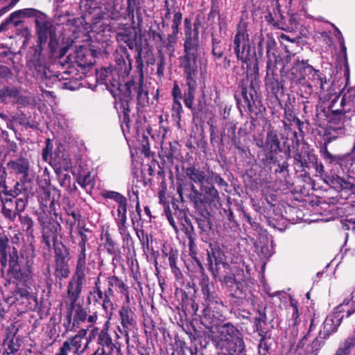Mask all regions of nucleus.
<instances>
[{
  "instance_id": "1",
  "label": "nucleus",
  "mask_w": 355,
  "mask_h": 355,
  "mask_svg": "<svg viewBox=\"0 0 355 355\" xmlns=\"http://www.w3.org/2000/svg\"><path fill=\"white\" fill-rule=\"evenodd\" d=\"M344 315L327 316L323 323L318 336L310 343L311 331L315 329L313 320L311 321L308 333L300 340L296 349L297 355H317L318 350L324 344V340L333 332L336 331Z\"/></svg>"
},
{
  "instance_id": "2",
  "label": "nucleus",
  "mask_w": 355,
  "mask_h": 355,
  "mask_svg": "<svg viewBox=\"0 0 355 355\" xmlns=\"http://www.w3.org/2000/svg\"><path fill=\"white\" fill-rule=\"evenodd\" d=\"M200 55L198 37L191 33L187 34L184 44V55L180 58V67L183 69L187 81L196 80L197 58Z\"/></svg>"
},
{
  "instance_id": "3",
  "label": "nucleus",
  "mask_w": 355,
  "mask_h": 355,
  "mask_svg": "<svg viewBox=\"0 0 355 355\" xmlns=\"http://www.w3.org/2000/svg\"><path fill=\"white\" fill-rule=\"evenodd\" d=\"M85 18L92 24H97L101 19H111L117 21L122 17V10L124 7L123 0H107L101 6L96 3L90 2Z\"/></svg>"
},
{
  "instance_id": "4",
  "label": "nucleus",
  "mask_w": 355,
  "mask_h": 355,
  "mask_svg": "<svg viewBox=\"0 0 355 355\" xmlns=\"http://www.w3.org/2000/svg\"><path fill=\"white\" fill-rule=\"evenodd\" d=\"M35 24L40 50L43 49V44L49 39V46L52 52L55 51L59 46V40L56 35V28L51 19L44 13L37 17V20H35Z\"/></svg>"
},
{
  "instance_id": "5",
  "label": "nucleus",
  "mask_w": 355,
  "mask_h": 355,
  "mask_svg": "<svg viewBox=\"0 0 355 355\" xmlns=\"http://www.w3.org/2000/svg\"><path fill=\"white\" fill-rule=\"evenodd\" d=\"M219 338L224 342L223 346L232 354L240 353L244 349V342L241 332L230 323H226L217 327Z\"/></svg>"
},
{
  "instance_id": "6",
  "label": "nucleus",
  "mask_w": 355,
  "mask_h": 355,
  "mask_svg": "<svg viewBox=\"0 0 355 355\" xmlns=\"http://www.w3.org/2000/svg\"><path fill=\"white\" fill-rule=\"evenodd\" d=\"M234 52L239 60L248 62L250 56V46L248 44V35L243 29H239L234 40Z\"/></svg>"
},
{
  "instance_id": "7",
  "label": "nucleus",
  "mask_w": 355,
  "mask_h": 355,
  "mask_svg": "<svg viewBox=\"0 0 355 355\" xmlns=\"http://www.w3.org/2000/svg\"><path fill=\"white\" fill-rule=\"evenodd\" d=\"M7 168L10 174L15 175H22L20 181L26 182L29 176L30 162L28 159L19 157L14 160H10L7 163Z\"/></svg>"
},
{
  "instance_id": "8",
  "label": "nucleus",
  "mask_w": 355,
  "mask_h": 355,
  "mask_svg": "<svg viewBox=\"0 0 355 355\" xmlns=\"http://www.w3.org/2000/svg\"><path fill=\"white\" fill-rule=\"evenodd\" d=\"M85 279V274L76 273L69 282L67 286V298L70 302L71 307L74 308V304L80 297L82 291V286Z\"/></svg>"
},
{
  "instance_id": "9",
  "label": "nucleus",
  "mask_w": 355,
  "mask_h": 355,
  "mask_svg": "<svg viewBox=\"0 0 355 355\" xmlns=\"http://www.w3.org/2000/svg\"><path fill=\"white\" fill-rule=\"evenodd\" d=\"M83 341L74 336H71L63 342L60 348L69 354L73 351V354L80 355L85 352L89 343L88 340L84 347H83Z\"/></svg>"
},
{
  "instance_id": "10",
  "label": "nucleus",
  "mask_w": 355,
  "mask_h": 355,
  "mask_svg": "<svg viewBox=\"0 0 355 355\" xmlns=\"http://www.w3.org/2000/svg\"><path fill=\"white\" fill-rule=\"evenodd\" d=\"M121 323L123 328V333L128 336V331L131 330L135 325L134 313L128 306L121 307L120 312Z\"/></svg>"
},
{
  "instance_id": "11",
  "label": "nucleus",
  "mask_w": 355,
  "mask_h": 355,
  "mask_svg": "<svg viewBox=\"0 0 355 355\" xmlns=\"http://www.w3.org/2000/svg\"><path fill=\"white\" fill-rule=\"evenodd\" d=\"M264 150L271 154H277L281 150L280 141L277 135L273 130H269L267 132Z\"/></svg>"
},
{
  "instance_id": "12",
  "label": "nucleus",
  "mask_w": 355,
  "mask_h": 355,
  "mask_svg": "<svg viewBox=\"0 0 355 355\" xmlns=\"http://www.w3.org/2000/svg\"><path fill=\"white\" fill-rule=\"evenodd\" d=\"M98 343L101 345V348L97 350L105 352L107 354H113L114 349H117L116 345L113 343L111 337L105 331H101L98 337Z\"/></svg>"
},
{
  "instance_id": "13",
  "label": "nucleus",
  "mask_w": 355,
  "mask_h": 355,
  "mask_svg": "<svg viewBox=\"0 0 355 355\" xmlns=\"http://www.w3.org/2000/svg\"><path fill=\"white\" fill-rule=\"evenodd\" d=\"M200 189L203 194V200L205 201V204L216 205L219 203V193L214 186H202Z\"/></svg>"
},
{
  "instance_id": "14",
  "label": "nucleus",
  "mask_w": 355,
  "mask_h": 355,
  "mask_svg": "<svg viewBox=\"0 0 355 355\" xmlns=\"http://www.w3.org/2000/svg\"><path fill=\"white\" fill-rule=\"evenodd\" d=\"M331 186L337 190H347L354 192L355 185L347 180L338 176L334 175L329 179Z\"/></svg>"
},
{
  "instance_id": "15",
  "label": "nucleus",
  "mask_w": 355,
  "mask_h": 355,
  "mask_svg": "<svg viewBox=\"0 0 355 355\" xmlns=\"http://www.w3.org/2000/svg\"><path fill=\"white\" fill-rule=\"evenodd\" d=\"M186 175L196 184H202L205 182H208V177L205 172L194 166L187 168L186 169Z\"/></svg>"
},
{
  "instance_id": "16",
  "label": "nucleus",
  "mask_w": 355,
  "mask_h": 355,
  "mask_svg": "<svg viewBox=\"0 0 355 355\" xmlns=\"http://www.w3.org/2000/svg\"><path fill=\"white\" fill-rule=\"evenodd\" d=\"M87 312L85 310H84L82 307L78 306L76 309H75V313L73 316L72 327H70V322H71V314H69L68 315V323L69 327H67V331H73L75 327H78L80 322H84L87 319Z\"/></svg>"
},
{
  "instance_id": "17",
  "label": "nucleus",
  "mask_w": 355,
  "mask_h": 355,
  "mask_svg": "<svg viewBox=\"0 0 355 355\" xmlns=\"http://www.w3.org/2000/svg\"><path fill=\"white\" fill-rule=\"evenodd\" d=\"M187 85L188 88L184 92V102L188 108L191 109L195 99L196 80L187 81Z\"/></svg>"
},
{
  "instance_id": "18",
  "label": "nucleus",
  "mask_w": 355,
  "mask_h": 355,
  "mask_svg": "<svg viewBox=\"0 0 355 355\" xmlns=\"http://www.w3.org/2000/svg\"><path fill=\"white\" fill-rule=\"evenodd\" d=\"M96 79L97 81L101 84L108 85L110 84L112 86H115L114 82H112V69L110 67L102 68L96 71Z\"/></svg>"
},
{
  "instance_id": "19",
  "label": "nucleus",
  "mask_w": 355,
  "mask_h": 355,
  "mask_svg": "<svg viewBox=\"0 0 355 355\" xmlns=\"http://www.w3.org/2000/svg\"><path fill=\"white\" fill-rule=\"evenodd\" d=\"M127 220V216L117 217L116 218L118 231L122 236L123 241H126L128 243L129 240L131 239V236L128 230Z\"/></svg>"
},
{
  "instance_id": "20",
  "label": "nucleus",
  "mask_w": 355,
  "mask_h": 355,
  "mask_svg": "<svg viewBox=\"0 0 355 355\" xmlns=\"http://www.w3.org/2000/svg\"><path fill=\"white\" fill-rule=\"evenodd\" d=\"M116 37L118 42H123L130 49L134 48L135 40L131 28H125L123 31L119 32Z\"/></svg>"
},
{
  "instance_id": "21",
  "label": "nucleus",
  "mask_w": 355,
  "mask_h": 355,
  "mask_svg": "<svg viewBox=\"0 0 355 355\" xmlns=\"http://www.w3.org/2000/svg\"><path fill=\"white\" fill-rule=\"evenodd\" d=\"M345 105V98L344 96H336L329 104V110L332 113L341 114L344 112Z\"/></svg>"
},
{
  "instance_id": "22",
  "label": "nucleus",
  "mask_w": 355,
  "mask_h": 355,
  "mask_svg": "<svg viewBox=\"0 0 355 355\" xmlns=\"http://www.w3.org/2000/svg\"><path fill=\"white\" fill-rule=\"evenodd\" d=\"M8 263L11 271L15 273V276L18 277L19 273V255L17 250L13 247L9 254Z\"/></svg>"
},
{
  "instance_id": "23",
  "label": "nucleus",
  "mask_w": 355,
  "mask_h": 355,
  "mask_svg": "<svg viewBox=\"0 0 355 355\" xmlns=\"http://www.w3.org/2000/svg\"><path fill=\"white\" fill-rule=\"evenodd\" d=\"M44 13L34 8H25L17 10L12 12V17H35V20H37V17Z\"/></svg>"
},
{
  "instance_id": "24",
  "label": "nucleus",
  "mask_w": 355,
  "mask_h": 355,
  "mask_svg": "<svg viewBox=\"0 0 355 355\" xmlns=\"http://www.w3.org/2000/svg\"><path fill=\"white\" fill-rule=\"evenodd\" d=\"M8 241L9 239L6 236L3 235L0 236V256L1 262L3 264L7 262Z\"/></svg>"
},
{
  "instance_id": "25",
  "label": "nucleus",
  "mask_w": 355,
  "mask_h": 355,
  "mask_svg": "<svg viewBox=\"0 0 355 355\" xmlns=\"http://www.w3.org/2000/svg\"><path fill=\"white\" fill-rule=\"evenodd\" d=\"M191 191L192 193L190 195V199L196 207L202 206L205 204V201L203 200V194L200 192L196 187L192 184L191 185Z\"/></svg>"
},
{
  "instance_id": "26",
  "label": "nucleus",
  "mask_w": 355,
  "mask_h": 355,
  "mask_svg": "<svg viewBox=\"0 0 355 355\" xmlns=\"http://www.w3.org/2000/svg\"><path fill=\"white\" fill-rule=\"evenodd\" d=\"M325 158L329 159L331 162H334L340 165H343L345 160H349V155H332L327 149L324 152Z\"/></svg>"
},
{
  "instance_id": "27",
  "label": "nucleus",
  "mask_w": 355,
  "mask_h": 355,
  "mask_svg": "<svg viewBox=\"0 0 355 355\" xmlns=\"http://www.w3.org/2000/svg\"><path fill=\"white\" fill-rule=\"evenodd\" d=\"M85 259L86 251H80L77 261L76 273L85 274Z\"/></svg>"
},
{
  "instance_id": "28",
  "label": "nucleus",
  "mask_w": 355,
  "mask_h": 355,
  "mask_svg": "<svg viewBox=\"0 0 355 355\" xmlns=\"http://www.w3.org/2000/svg\"><path fill=\"white\" fill-rule=\"evenodd\" d=\"M354 345H355V338H348L347 340H346L345 343V346L343 347L339 348L337 350L336 355H349L350 352V349Z\"/></svg>"
},
{
  "instance_id": "29",
  "label": "nucleus",
  "mask_w": 355,
  "mask_h": 355,
  "mask_svg": "<svg viewBox=\"0 0 355 355\" xmlns=\"http://www.w3.org/2000/svg\"><path fill=\"white\" fill-rule=\"evenodd\" d=\"M117 217L127 216V200L123 196L118 202Z\"/></svg>"
},
{
  "instance_id": "30",
  "label": "nucleus",
  "mask_w": 355,
  "mask_h": 355,
  "mask_svg": "<svg viewBox=\"0 0 355 355\" xmlns=\"http://www.w3.org/2000/svg\"><path fill=\"white\" fill-rule=\"evenodd\" d=\"M108 286L112 287H118L121 289V292L123 290H125V286L123 282L116 276L108 277Z\"/></svg>"
},
{
  "instance_id": "31",
  "label": "nucleus",
  "mask_w": 355,
  "mask_h": 355,
  "mask_svg": "<svg viewBox=\"0 0 355 355\" xmlns=\"http://www.w3.org/2000/svg\"><path fill=\"white\" fill-rule=\"evenodd\" d=\"M311 70L313 71V76H317V85H319L320 88L323 91L327 89V87H326V85H327V78L322 77L319 71L315 70L313 69H311Z\"/></svg>"
},
{
  "instance_id": "32",
  "label": "nucleus",
  "mask_w": 355,
  "mask_h": 355,
  "mask_svg": "<svg viewBox=\"0 0 355 355\" xmlns=\"http://www.w3.org/2000/svg\"><path fill=\"white\" fill-rule=\"evenodd\" d=\"M20 347V342L19 338H12L9 340L8 345V349L10 351V353L15 354L17 352Z\"/></svg>"
},
{
  "instance_id": "33",
  "label": "nucleus",
  "mask_w": 355,
  "mask_h": 355,
  "mask_svg": "<svg viewBox=\"0 0 355 355\" xmlns=\"http://www.w3.org/2000/svg\"><path fill=\"white\" fill-rule=\"evenodd\" d=\"M349 304V301L345 300L343 304H340L336 307V313H340L343 312H346V317H349L351 314L355 312V307H352L350 309H345V307Z\"/></svg>"
},
{
  "instance_id": "34",
  "label": "nucleus",
  "mask_w": 355,
  "mask_h": 355,
  "mask_svg": "<svg viewBox=\"0 0 355 355\" xmlns=\"http://www.w3.org/2000/svg\"><path fill=\"white\" fill-rule=\"evenodd\" d=\"M182 19V13L177 12L175 13L173 19L172 28L174 34L178 33V26L181 24Z\"/></svg>"
},
{
  "instance_id": "35",
  "label": "nucleus",
  "mask_w": 355,
  "mask_h": 355,
  "mask_svg": "<svg viewBox=\"0 0 355 355\" xmlns=\"http://www.w3.org/2000/svg\"><path fill=\"white\" fill-rule=\"evenodd\" d=\"M21 225L27 232H33V221L28 216H24L21 218Z\"/></svg>"
},
{
  "instance_id": "36",
  "label": "nucleus",
  "mask_w": 355,
  "mask_h": 355,
  "mask_svg": "<svg viewBox=\"0 0 355 355\" xmlns=\"http://www.w3.org/2000/svg\"><path fill=\"white\" fill-rule=\"evenodd\" d=\"M78 183L83 187L86 188L87 186H89L92 183V178L89 173L87 175L80 177L78 180Z\"/></svg>"
},
{
  "instance_id": "37",
  "label": "nucleus",
  "mask_w": 355,
  "mask_h": 355,
  "mask_svg": "<svg viewBox=\"0 0 355 355\" xmlns=\"http://www.w3.org/2000/svg\"><path fill=\"white\" fill-rule=\"evenodd\" d=\"M134 7L131 0H128V6L124 13H122V17L126 19L128 17L134 19Z\"/></svg>"
},
{
  "instance_id": "38",
  "label": "nucleus",
  "mask_w": 355,
  "mask_h": 355,
  "mask_svg": "<svg viewBox=\"0 0 355 355\" xmlns=\"http://www.w3.org/2000/svg\"><path fill=\"white\" fill-rule=\"evenodd\" d=\"M51 148L52 146L50 139H47L46 147L42 150V158L46 162H47L50 157Z\"/></svg>"
},
{
  "instance_id": "39",
  "label": "nucleus",
  "mask_w": 355,
  "mask_h": 355,
  "mask_svg": "<svg viewBox=\"0 0 355 355\" xmlns=\"http://www.w3.org/2000/svg\"><path fill=\"white\" fill-rule=\"evenodd\" d=\"M2 212L5 217L9 218L11 220H14L15 219L17 215L19 214L16 211V210L12 211V209H8L6 207H4L3 208Z\"/></svg>"
},
{
  "instance_id": "40",
  "label": "nucleus",
  "mask_w": 355,
  "mask_h": 355,
  "mask_svg": "<svg viewBox=\"0 0 355 355\" xmlns=\"http://www.w3.org/2000/svg\"><path fill=\"white\" fill-rule=\"evenodd\" d=\"M105 198H110L114 200L116 202L123 197L121 193L116 191H107L103 194Z\"/></svg>"
},
{
  "instance_id": "41",
  "label": "nucleus",
  "mask_w": 355,
  "mask_h": 355,
  "mask_svg": "<svg viewBox=\"0 0 355 355\" xmlns=\"http://www.w3.org/2000/svg\"><path fill=\"white\" fill-rule=\"evenodd\" d=\"M111 298H112V297H108V296L105 295V297L103 298V300L102 301V306H103V309L107 312L109 310L112 309L113 304L112 302Z\"/></svg>"
},
{
  "instance_id": "42",
  "label": "nucleus",
  "mask_w": 355,
  "mask_h": 355,
  "mask_svg": "<svg viewBox=\"0 0 355 355\" xmlns=\"http://www.w3.org/2000/svg\"><path fill=\"white\" fill-rule=\"evenodd\" d=\"M220 254V251L216 249V250L212 249L211 255L210 252H208L207 260L209 262V264H211V265L212 264V258L214 259L216 264L221 261V259H218V258L217 257V254Z\"/></svg>"
},
{
  "instance_id": "43",
  "label": "nucleus",
  "mask_w": 355,
  "mask_h": 355,
  "mask_svg": "<svg viewBox=\"0 0 355 355\" xmlns=\"http://www.w3.org/2000/svg\"><path fill=\"white\" fill-rule=\"evenodd\" d=\"M26 201L22 198L17 199L15 201V210L18 214L22 212L26 207Z\"/></svg>"
},
{
  "instance_id": "44",
  "label": "nucleus",
  "mask_w": 355,
  "mask_h": 355,
  "mask_svg": "<svg viewBox=\"0 0 355 355\" xmlns=\"http://www.w3.org/2000/svg\"><path fill=\"white\" fill-rule=\"evenodd\" d=\"M268 351V345L264 338H262L259 345V354L266 355Z\"/></svg>"
},
{
  "instance_id": "45",
  "label": "nucleus",
  "mask_w": 355,
  "mask_h": 355,
  "mask_svg": "<svg viewBox=\"0 0 355 355\" xmlns=\"http://www.w3.org/2000/svg\"><path fill=\"white\" fill-rule=\"evenodd\" d=\"M99 282H100V279H99V277H98L97 280L95 283V292L97 294L98 300H101L103 301V298L105 297V292H103L101 290V288L99 286Z\"/></svg>"
},
{
  "instance_id": "46",
  "label": "nucleus",
  "mask_w": 355,
  "mask_h": 355,
  "mask_svg": "<svg viewBox=\"0 0 355 355\" xmlns=\"http://www.w3.org/2000/svg\"><path fill=\"white\" fill-rule=\"evenodd\" d=\"M136 92L137 93V98L139 101L144 100L147 96V92L144 91V88L141 84H139L136 87Z\"/></svg>"
},
{
  "instance_id": "47",
  "label": "nucleus",
  "mask_w": 355,
  "mask_h": 355,
  "mask_svg": "<svg viewBox=\"0 0 355 355\" xmlns=\"http://www.w3.org/2000/svg\"><path fill=\"white\" fill-rule=\"evenodd\" d=\"M12 13L6 19V24L12 23L15 26H17L21 22V19L23 18V17H15L12 18Z\"/></svg>"
},
{
  "instance_id": "48",
  "label": "nucleus",
  "mask_w": 355,
  "mask_h": 355,
  "mask_svg": "<svg viewBox=\"0 0 355 355\" xmlns=\"http://www.w3.org/2000/svg\"><path fill=\"white\" fill-rule=\"evenodd\" d=\"M137 236L139 239L140 241L144 244L146 243V245L148 247V236L147 234H144V231H141V232H137Z\"/></svg>"
},
{
  "instance_id": "49",
  "label": "nucleus",
  "mask_w": 355,
  "mask_h": 355,
  "mask_svg": "<svg viewBox=\"0 0 355 355\" xmlns=\"http://www.w3.org/2000/svg\"><path fill=\"white\" fill-rule=\"evenodd\" d=\"M10 74L9 69L6 66L0 65V77L6 78Z\"/></svg>"
},
{
  "instance_id": "50",
  "label": "nucleus",
  "mask_w": 355,
  "mask_h": 355,
  "mask_svg": "<svg viewBox=\"0 0 355 355\" xmlns=\"http://www.w3.org/2000/svg\"><path fill=\"white\" fill-rule=\"evenodd\" d=\"M173 96L175 100H176V98H181V97H182L181 91H180V89L179 88V87L178 86V85H175L173 87Z\"/></svg>"
},
{
  "instance_id": "51",
  "label": "nucleus",
  "mask_w": 355,
  "mask_h": 355,
  "mask_svg": "<svg viewBox=\"0 0 355 355\" xmlns=\"http://www.w3.org/2000/svg\"><path fill=\"white\" fill-rule=\"evenodd\" d=\"M212 53L218 58H220L223 56V51L220 49H219L216 46H213Z\"/></svg>"
},
{
  "instance_id": "52",
  "label": "nucleus",
  "mask_w": 355,
  "mask_h": 355,
  "mask_svg": "<svg viewBox=\"0 0 355 355\" xmlns=\"http://www.w3.org/2000/svg\"><path fill=\"white\" fill-rule=\"evenodd\" d=\"M87 330L86 329H82L74 336L83 340L84 338L87 335Z\"/></svg>"
},
{
  "instance_id": "53",
  "label": "nucleus",
  "mask_w": 355,
  "mask_h": 355,
  "mask_svg": "<svg viewBox=\"0 0 355 355\" xmlns=\"http://www.w3.org/2000/svg\"><path fill=\"white\" fill-rule=\"evenodd\" d=\"M50 191L47 189H44L43 193L41 196V198L42 200L46 202L50 199Z\"/></svg>"
},
{
  "instance_id": "54",
  "label": "nucleus",
  "mask_w": 355,
  "mask_h": 355,
  "mask_svg": "<svg viewBox=\"0 0 355 355\" xmlns=\"http://www.w3.org/2000/svg\"><path fill=\"white\" fill-rule=\"evenodd\" d=\"M17 293L19 294L21 297H27L28 296V291L24 288H18Z\"/></svg>"
},
{
  "instance_id": "55",
  "label": "nucleus",
  "mask_w": 355,
  "mask_h": 355,
  "mask_svg": "<svg viewBox=\"0 0 355 355\" xmlns=\"http://www.w3.org/2000/svg\"><path fill=\"white\" fill-rule=\"evenodd\" d=\"M18 1H19V0H12L11 2L8 6H4L2 8V11L3 12H7L10 8L14 6Z\"/></svg>"
},
{
  "instance_id": "56",
  "label": "nucleus",
  "mask_w": 355,
  "mask_h": 355,
  "mask_svg": "<svg viewBox=\"0 0 355 355\" xmlns=\"http://www.w3.org/2000/svg\"><path fill=\"white\" fill-rule=\"evenodd\" d=\"M216 182L220 186H227L226 182L219 175L215 177Z\"/></svg>"
},
{
  "instance_id": "57",
  "label": "nucleus",
  "mask_w": 355,
  "mask_h": 355,
  "mask_svg": "<svg viewBox=\"0 0 355 355\" xmlns=\"http://www.w3.org/2000/svg\"><path fill=\"white\" fill-rule=\"evenodd\" d=\"M332 26L334 27L335 31L336 32V33L335 34V36L339 39L340 43L341 44H343V37H342L341 32L336 26H334V24H332Z\"/></svg>"
},
{
  "instance_id": "58",
  "label": "nucleus",
  "mask_w": 355,
  "mask_h": 355,
  "mask_svg": "<svg viewBox=\"0 0 355 355\" xmlns=\"http://www.w3.org/2000/svg\"><path fill=\"white\" fill-rule=\"evenodd\" d=\"M124 114H123V122L124 123H128L129 122V116H128V112L130 111L128 107H124Z\"/></svg>"
},
{
  "instance_id": "59",
  "label": "nucleus",
  "mask_w": 355,
  "mask_h": 355,
  "mask_svg": "<svg viewBox=\"0 0 355 355\" xmlns=\"http://www.w3.org/2000/svg\"><path fill=\"white\" fill-rule=\"evenodd\" d=\"M96 319H97V315L94 313L93 315H89L88 317H87L86 320L90 324H94L96 322Z\"/></svg>"
},
{
  "instance_id": "60",
  "label": "nucleus",
  "mask_w": 355,
  "mask_h": 355,
  "mask_svg": "<svg viewBox=\"0 0 355 355\" xmlns=\"http://www.w3.org/2000/svg\"><path fill=\"white\" fill-rule=\"evenodd\" d=\"M202 291L203 293L204 296L206 297L207 300H209L211 296L209 288L207 286L203 287Z\"/></svg>"
},
{
  "instance_id": "61",
  "label": "nucleus",
  "mask_w": 355,
  "mask_h": 355,
  "mask_svg": "<svg viewBox=\"0 0 355 355\" xmlns=\"http://www.w3.org/2000/svg\"><path fill=\"white\" fill-rule=\"evenodd\" d=\"M168 260H169V263H170L171 268L173 270H178V268L176 267L175 259L172 257H170Z\"/></svg>"
},
{
  "instance_id": "62",
  "label": "nucleus",
  "mask_w": 355,
  "mask_h": 355,
  "mask_svg": "<svg viewBox=\"0 0 355 355\" xmlns=\"http://www.w3.org/2000/svg\"><path fill=\"white\" fill-rule=\"evenodd\" d=\"M112 286H109L107 290L105 291V293L106 296L112 297L113 296V291L112 289Z\"/></svg>"
},
{
  "instance_id": "63",
  "label": "nucleus",
  "mask_w": 355,
  "mask_h": 355,
  "mask_svg": "<svg viewBox=\"0 0 355 355\" xmlns=\"http://www.w3.org/2000/svg\"><path fill=\"white\" fill-rule=\"evenodd\" d=\"M79 235H80V239H81L80 241H83V242L86 243L87 241V235L85 233H83L82 231L79 232Z\"/></svg>"
},
{
  "instance_id": "64",
  "label": "nucleus",
  "mask_w": 355,
  "mask_h": 355,
  "mask_svg": "<svg viewBox=\"0 0 355 355\" xmlns=\"http://www.w3.org/2000/svg\"><path fill=\"white\" fill-rule=\"evenodd\" d=\"M55 355H69L67 352L64 351L62 348H59Z\"/></svg>"
}]
</instances>
